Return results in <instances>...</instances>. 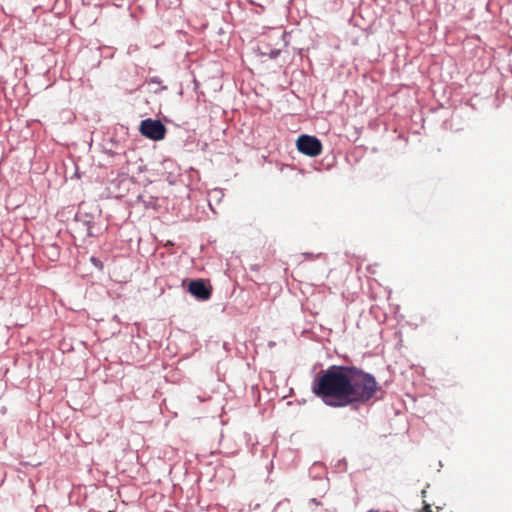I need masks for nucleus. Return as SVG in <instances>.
<instances>
[{
  "mask_svg": "<svg viewBox=\"0 0 512 512\" xmlns=\"http://www.w3.org/2000/svg\"><path fill=\"white\" fill-rule=\"evenodd\" d=\"M378 390L375 377L356 366L332 365L319 371L311 384L312 393L333 408L366 404Z\"/></svg>",
  "mask_w": 512,
  "mask_h": 512,
  "instance_id": "f257e3e1",
  "label": "nucleus"
},
{
  "mask_svg": "<svg viewBox=\"0 0 512 512\" xmlns=\"http://www.w3.org/2000/svg\"><path fill=\"white\" fill-rule=\"evenodd\" d=\"M296 146L299 152L310 156L316 157L322 153V143L314 136L301 135L296 141Z\"/></svg>",
  "mask_w": 512,
  "mask_h": 512,
  "instance_id": "f03ea898",
  "label": "nucleus"
},
{
  "mask_svg": "<svg viewBox=\"0 0 512 512\" xmlns=\"http://www.w3.org/2000/svg\"><path fill=\"white\" fill-rule=\"evenodd\" d=\"M140 132L143 136L159 141L164 139L166 127L159 120L145 119L140 124Z\"/></svg>",
  "mask_w": 512,
  "mask_h": 512,
  "instance_id": "7ed1b4c3",
  "label": "nucleus"
},
{
  "mask_svg": "<svg viewBox=\"0 0 512 512\" xmlns=\"http://www.w3.org/2000/svg\"><path fill=\"white\" fill-rule=\"evenodd\" d=\"M188 291L199 300H208L212 295V287L205 280L198 279L189 283Z\"/></svg>",
  "mask_w": 512,
  "mask_h": 512,
  "instance_id": "20e7f679",
  "label": "nucleus"
},
{
  "mask_svg": "<svg viewBox=\"0 0 512 512\" xmlns=\"http://www.w3.org/2000/svg\"><path fill=\"white\" fill-rule=\"evenodd\" d=\"M420 512H432L429 504H425Z\"/></svg>",
  "mask_w": 512,
  "mask_h": 512,
  "instance_id": "39448f33",
  "label": "nucleus"
},
{
  "mask_svg": "<svg viewBox=\"0 0 512 512\" xmlns=\"http://www.w3.org/2000/svg\"><path fill=\"white\" fill-rule=\"evenodd\" d=\"M91 261H92L96 266H98L99 261H98L96 258L92 257V258H91Z\"/></svg>",
  "mask_w": 512,
  "mask_h": 512,
  "instance_id": "423d86ee",
  "label": "nucleus"
},
{
  "mask_svg": "<svg viewBox=\"0 0 512 512\" xmlns=\"http://www.w3.org/2000/svg\"><path fill=\"white\" fill-rule=\"evenodd\" d=\"M425 494H426V490H422L423 497H425Z\"/></svg>",
  "mask_w": 512,
  "mask_h": 512,
  "instance_id": "0eeeda50",
  "label": "nucleus"
},
{
  "mask_svg": "<svg viewBox=\"0 0 512 512\" xmlns=\"http://www.w3.org/2000/svg\"><path fill=\"white\" fill-rule=\"evenodd\" d=\"M109 512H113V511H109Z\"/></svg>",
  "mask_w": 512,
  "mask_h": 512,
  "instance_id": "6e6552de",
  "label": "nucleus"
}]
</instances>
